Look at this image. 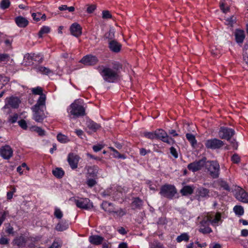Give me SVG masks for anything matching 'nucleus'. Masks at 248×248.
<instances>
[{
    "instance_id": "1",
    "label": "nucleus",
    "mask_w": 248,
    "mask_h": 248,
    "mask_svg": "<svg viewBox=\"0 0 248 248\" xmlns=\"http://www.w3.org/2000/svg\"><path fill=\"white\" fill-rule=\"evenodd\" d=\"M122 68V65L119 62H115L112 63V67L111 68L99 66L96 69L104 80L108 82L113 83L119 79V74Z\"/></svg>"
},
{
    "instance_id": "2",
    "label": "nucleus",
    "mask_w": 248,
    "mask_h": 248,
    "mask_svg": "<svg viewBox=\"0 0 248 248\" xmlns=\"http://www.w3.org/2000/svg\"><path fill=\"white\" fill-rule=\"evenodd\" d=\"M84 105L81 100H76L68 108V112L75 117L83 116L86 114Z\"/></svg>"
},
{
    "instance_id": "3",
    "label": "nucleus",
    "mask_w": 248,
    "mask_h": 248,
    "mask_svg": "<svg viewBox=\"0 0 248 248\" xmlns=\"http://www.w3.org/2000/svg\"><path fill=\"white\" fill-rule=\"evenodd\" d=\"M205 167L212 177H218L219 173L220 167L217 161H206Z\"/></svg>"
},
{
    "instance_id": "4",
    "label": "nucleus",
    "mask_w": 248,
    "mask_h": 248,
    "mask_svg": "<svg viewBox=\"0 0 248 248\" xmlns=\"http://www.w3.org/2000/svg\"><path fill=\"white\" fill-rule=\"evenodd\" d=\"M176 192V189L174 186L165 185L161 187L159 193L161 196L171 199Z\"/></svg>"
},
{
    "instance_id": "5",
    "label": "nucleus",
    "mask_w": 248,
    "mask_h": 248,
    "mask_svg": "<svg viewBox=\"0 0 248 248\" xmlns=\"http://www.w3.org/2000/svg\"><path fill=\"white\" fill-rule=\"evenodd\" d=\"M207 215L209 222L213 227H217L223 222L221 214L219 212L208 213Z\"/></svg>"
},
{
    "instance_id": "6",
    "label": "nucleus",
    "mask_w": 248,
    "mask_h": 248,
    "mask_svg": "<svg viewBox=\"0 0 248 248\" xmlns=\"http://www.w3.org/2000/svg\"><path fill=\"white\" fill-rule=\"evenodd\" d=\"M155 139H159L164 142L170 145L173 144L175 141L171 138L169 137L167 133L163 129H159L155 131Z\"/></svg>"
},
{
    "instance_id": "7",
    "label": "nucleus",
    "mask_w": 248,
    "mask_h": 248,
    "mask_svg": "<svg viewBox=\"0 0 248 248\" xmlns=\"http://www.w3.org/2000/svg\"><path fill=\"white\" fill-rule=\"evenodd\" d=\"M29 241V236L25 234H21L16 236L13 240V243L18 248H24L26 246L27 242Z\"/></svg>"
},
{
    "instance_id": "8",
    "label": "nucleus",
    "mask_w": 248,
    "mask_h": 248,
    "mask_svg": "<svg viewBox=\"0 0 248 248\" xmlns=\"http://www.w3.org/2000/svg\"><path fill=\"white\" fill-rule=\"evenodd\" d=\"M6 100V103L3 107L4 108H10L15 109L18 108L21 103V100L17 96H11L7 98Z\"/></svg>"
},
{
    "instance_id": "9",
    "label": "nucleus",
    "mask_w": 248,
    "mask_h": 248,
    "mask_svg": "<svg viewBox=\"0 0 248 248\" xmlns=\"http://www.w3.org/2000/svg\"><path fill=\"white\" fill-rule=\"evenodd\" d=\"M224 145L223 142L217 139L214 138L205 141V146L208 149H217Z\"/></svg>"
},
{
    "instance_id": "10",
    "label": "nucleus",
    "mask_w": 248,
    "mask_h": 248,
    "mask_svg": "<svg viewBox=\"0 0 248 248\" xmlns=\"http://www.w3.org/2000/svg\"><path fill=\"white\" fill-rule=\"evenodd\" d=\"M75 203L77 206L84 209H90L93 207V203L88 198L75 199Z\"/></svg>"
},
{
    "instance_id": "11",
    "label": "nucleus",
    "mask_w": 248,
    "mask_h": 248,
    "mask_svg": "<svg viewBox=\"0 0 248 248\" xmlns=\"http://www.w3.org/2000/svg\"><path fill=\"white\" fill-rule=\"evenodd\" d=\"M206 159L203 158L202 159L194 161L192 163L189 164L187 166V168L189 170L193 172L201 170L204 166H205Z\"/></svg>"
},
{
    "instance_id": "12",
    "label": "nucleus",
    "mask_w": 248,
    "mask_h": 248,
    "mask_svg": "<svg viewBox=\"0 0 248 248\" xmlns=\"http://www.w3.org/2000/svg\"><path fill=\"white\" fill-rule=\"evenodd\" d=\"M234 130L232 128L222 127L218 132L219 138L222 139L230 140L234 134Z\"/></svg>"
},
{
    "instance_id": "13",
    "label": "nucleus",
    "mask_w": 248,
    "mask_h": 248,
    "mask_svg": "<svg viewBox=\"0 0 248 248\" xmlns=\"http://www.w3.org/2000/svg\"><path fill=\"white\" fill-rule=\"evenodd\" d=\"M13 153L12 148L8 145L1 147L0 149V155L5 159H10L13 155Z\"/></svg>"
},
{
    "instance_id": "14",
    "label": "nucleus",
    "mask_w": 248,
    "mask_h": 248,
    "mask_svg": "<svg viewBox=\"0 0 248 248\" xmlns=\"http://www.w3.org/2000/svg\"><path fill=\"white\" fill-rule=\"evenodd\" d=\"M42 108H37L36 109H32L33 112V119L37 122L41 123L46 117L44 110Z\"/></svg>"
},
{
    "instance_id": "15",
    "label": "nucleus",
    "mask_w": 248,
    "mask_h": 248,
    "mask_svg": "<svg viewBox=\"0 0 248 248\" xmlns=\"http://www.w3.org/2000/svg\"><path fill=\"white\" fill-rule=\"evenodd\" d=\"M79 157L73 153H70L68 156L67 160L71 168L74 170L78 167Z\"/></svg>"
},
{
    "instance_id": "16",
    "label": "nucleus",
    "mask_w": 248,
    "mask_h": 248,
    "mask_svg": "<svg viewBox=\"0 0 248 248\" xmlns=\"http://www.w3.org/2000/svg\"><path fill=\"white\" fill-rule=\"evenodd\" d=\"M98 60L96 57L91 55L84 56L80 62L86 65H93L97 63Z\"/></svg>"
},
{
    "instance_id": "17",
    "label": "nucleus",
    "mask_w": 248,
    "mask_h": 248,
    "mask_svg": "<svg viewBox=\"0 0 248 248\" xmlns=\"http://www.w3.org/2000/svg\"><path fill=\"white\" fill-rule=\"evenodd\" d=\"M70 29L71 34L75 37H78L82 34V28L77 23L72 24Z\"/></svg>"
},
{
    "instance_id": "18",
    "label": "nucleus",
    "mask_w": 248,
    "mask_h": 248,
    "mask_svg": "<svg viewBox=\"0 0 248 248\" xmlns=\"http://www.w3.org/2000/svg\"><path fill=\"white\" fill-rule=\"evenodd\" d=\"M15 22L16 25L21 28H25L29 25V21L28 19L21 16H19L15 18Z\"/></svg>"
},
{
    "instance_id": "19",
    "label": "nucleus",
    "mask_w": 248,
    "mask_h": 248,
    "mask_svg": "<svg viewBox=\"0 0 248 248\" xmlns=\"http://www.w3.org/2000/svg\"><path fill=\"white\" fill-rule=\"evenodd\" d=\"M235 197L239 201L248 202V194L243 189L239 188L235 193Z\"/></svg>"
},
{
    "instance_id": "20",
    "label": "nucleus",
    "mask_w": 248,
    "mask_h": 248,
    "mask_svg": "<svg viewBox=\"0 0 248 248\" xmlns=\"http://www.w3.org/2000/svg\"><path fill=\"white\" fill-rule=\"evenodd\" d=\"M108 47L112 52L118 53L120 51L122 46L116 40H111L109 42Z\"/></svg>"
},
{
    "instance_id": "21",
    "label": "nucleus",
    "mask_w": 248,
    "mask_h": 248,
    "mask_svg": "<svg viewBox=\"0 0 248 248\" xmlns=\"http://www.w3.org/2000/svg\"><path fill=\"white\" fill-rule=\"evenodd\" d=\"M28 60H31L41 63L43 62V57L40 54L31 53L28 54L27 56Z\"/></svg>"
},
{
    "instance_id": "22",
    "label": "nucleus",
    "mask_w": 248,
    "mask_h": 248,
    "mask_svg": "<svg viewBox=\"0 0 248 248\" xmlns=\"http://www.w3.org/2000/svg\"><path fill=\"white\" fill-rule=\"evenodd\" d=\"M236 42L238 44H242L245 38V32L243 30H236L234 33Z\"/></svg>"
},
{
    "instance_id": "23",
    "label": "nucleus",
    "mask_w": 248,
    "mask_h": 248,
    "mask_svg": "<svg viewBox=\"0 0 248 248\" xmlns=\"http://www.w3.org/2000/svg\"><path fill=\"white\" fill-rule=\"evenodd\" d=\"M46 100V95L44 93L40 95L36 104L32 108V109H36L37 108H43L45 107Z\"/></svg>"
},
{
    "instance_id": "24",
    "label": "nucleus",
    "mask_w": 248,
    "mask_h": 248,
    "mask_svg": "<svg viewBox=\"0 0 248 248\" xmlns=\"http://www.w3.org/2000/svg\"><path fill=\"white\" fill-rule=\"evenodd\" d=\"M104 240V238L97 235H91L89 238V242L95 245H100Z\"/></svg>"
},
{
    "instance_id": "25",
    "label": "nucleus",
    "mask_w": 248,
    "mask_h": 248,
    "mask_svg": "<svg viewBox=\"0 0 248 248\" xmlns=\"http://www.w3.org/2000/svg\"><path fill=\"white\" fill-rule=\"evenodd\" d=\"M86 124L88 128L91 132H95L101 128V126L99 124H97L92 120L87 121Z\"/></svg>"
},
{
    "instance_id": "26",
    "label": "nucleus",
    "mask_w": 248,
    "mask_h": 248,
    "mask_svg": "<svg viewBox=\"0 0 248 248\" xmlns=\"http://www.w3.org/2000/svg\"><path fill=\"white\" fill-rule=\"evenodd\" d=\"M87 172L86 174L87 178L93 177L94 178L97 176L98 169L97 167L93 166H89L87 167Z\"/></svg>"
},
{
    "instance_id": "27",
    "label": "nucleus",
    "mask_w": 248,
    "mask_h": 248,
    "mask_svg": "<svg viewBox=\"0 0 248 248\" xmlns=\"http://www.w3.org/2000/svg\"><path fill=\"white\" fill-rule=\"evenodd\" d=\"M33 68L35 69L37 72H40L43 74L49 75L52 73V71L49 68L41 65H36Z\"/></svg>"
},
{
    "instance_id": "28",
    "label": "nucleus",
    "mask_w": 248,
    "mask_h": 248,
    "mask_svg": "<svg viewBox=\"0 0 248 248\" xmlns=\"http://www.w3.org/2000/svg\"><path fill=\"white\" fill-rule=\"evenodd\" d=\"M31 16L35 22H38L42 19L43 21H45L46 18V16L45 14H42L40 12L32 13L31 14Z\"/></svg>"
},
{
    "instance_id": "29",
    "label": "nucleus",
    "mask_w": 248,
    "mask_h": 248,
    "mask_svg": "<svg viewBox=\"0 0 248 248\" xmlns=\"http://www.w3.org/2000/svg\"><path fill=\"white\" fill-rule=\"evenodd\" d=\"M190 236L188 232H183L176 237V240L178 243H181L182 241L187 242Z\"/></svg>"
},
{
    "instance_id": "30",
    "label": "nucleus",
    "mask_w": 248,
    "mask_h": 248,
    "mask_svg": "<svg viewBox=\"0 0 248 248\" xmlns=\"http://www.w3.org/2000/svg\"><path fill=\"white\" fill-rule=\"evenodd\" d=\"M197 194L199 197L207 198L209 197V191L204 187H201L198 189Z\"/></svg>"
},
{
    "instance_id": "31",
    "label": "nucleus",
    "mask_w": 248,
    "mask_h": 248,
    "mask_svg": "<svg viewBox=\"0 0 248 248\" xmlns=\"http://www.w3.org/2000/svg\"><path fill=\"white\" fill-rule=\"evenodd\" d=\"M50 31V28L49 27L47 26H43L40 28L38 33V37L39 38H41L43 37L44 34H47L49 33Z\"/></svg>"
},
{
    "instance_id": "32",
    "label": "nucleus",
    "mask_w": 248,
    "mask_h": 248,
    "mask_svg": "<svg viewBox=\"0 0 248 248\" xmlns=\"http://www.w3.org/2000/svg\"><path fill=\"white\" fill-rule=\"evenodd\" d=\"M112 204L108 202H103L102 204V208L106 212L112 213L113 212Z\"/></svg>"
},
{
    "instance_id": "33",
    "label": "nucleus",
    "mask_w": 248,
    "mask_h": 248,
    "mask_svg": "<svg viewBox=\"0 0 248 248\" xmlns=\"http://www.w3.org/2000/svg\"><path fill=\"white\" fill-rule=\"evenodd\" d=\"M202 216L199 217L198 219H202ZM209 220L208 219V216L207 214H205L203 218H202V220L200 222V228L203 227L207 226H209Z\"/></svg>"
},
{
    "instance_id": "34",
    "label": "nucleus",
    "mask_w": 248,
    "mask_h": 248,
    "mask_svg": "<svg viewBox=\"0 0 248 248\" xmlns=\"http://www.w3.org/2000/svg\"><path fill=\"white\" fill-rule=\"evenodd\" d=\"M186 138L187 140L190 142L192 146L195 147L197 145V140L195 137L192 134L187 133L186 134Z\"/></svg>"
},
{
    "instance_id": "35",
    "label": "nucleus",
    "mask_w": 248,
    "mask_h": 248,
    "mask_svg": "<svg viewBox=\"0 0 248 248\" xmlns=\"http://www.w3.org/2000/svg\"><path fill=\"white\" fill-rule=\"evenodd\" d=\"M193 188L192 186H184L181 190V193L183 195H190L193 193Z\"/></svg>"
},
{
    "instance_id": "36",
    "label": "nucleus",
    "mask_w": 248,
    "mask_h": 248,
    "mask_svg": "<svg viewBox=\"0 0 248 248\" xmlns=\"http://www.w3.org/2000/svg\"><path fill=\"white\" fill-rule=\"evenodd\" d=\"M30 129L31 131H35L40 136H43L45 135V131L42 129L41 127L36 126H32L30 128Z\"/></svg>"
},
{
    "instance_id": "37",
    "label": "nucleus",
    "mask_w": 248,
    "mask_h": 248,
    "mask_svg": "<svg viewBox=\"0 0 248 248\" xmlns=\"http://www.w3.org/2000/svg\"><path fill=\"white\" fill-rule=\"evenodd\" d=\"M233 210L236 215L238 216H241L244 213V209L242 206L240 205H235L233 209Z\"/></svg>"
},
{
    "instance_id": "38",
    "label": "nucleus",
    "mask_w": 248,
    "mask_h": 248,
    "mask_svg": "<svg viewBox=\"0 0 248 248\" xmlns=\"http://www.w3.org/2000/svg\"><path fill=\"white\" fill-rule=\"evenodd\" d=\"M52 174L58 178H62V168H56L54 170H53Z\"/></svg>"
},
{
    "instance_id": "39",
    "label": "nucleus",
    "mask_w": 248,
    "mask_h": 248,
    "mask_svg": "<svg viewBox=\"0 0 248 248\" xmlns=\"http://www.w3.org/2000/svg\"><path fill=\"white\" fill-rule=\"evenodd\" d=\"M11 2L9 0H2L0 2V8L2 10L8 9L10 6Z\"/></svg>"
},
{
    "instance_id": "40",
    "label": "nucleus",
    "mask_w": 248,
    "mask_h": 248,
    "mask_svg": "<svg viewBox=\"0 0 248 248\" xmlns=\"http://www.w3.org/2000/svg\"><path fill=\"white\" fill-rule=\"evenodd\" d=\"M115 36V31L113 29H110L109 31L107 32L105 35V37L106 38L108 39L109 41L111 40H114L113 39Z\"/></svg>"
},
{
    "instance_id": "41",
    "label": "nucleus",
    "mask_w": 248,
    "mask_h": 248,
    "mask_svg": "<svg viewBox=\"0 0 248 248\" xmlns=\"http://www.w3.org/2000/svg\"><path fill=\"white\" fill-rule=\"evenodd\" d=\"M31 91L32 94L35 95H41L44 94L42 88L39 86L32 88Z\"/></svg>"
},
{
    "instance_id": "42",
    "label": "nucleus",
    "mask_w": 248,
    "mask_h": 248,
    "mask_svg": "<svg viewBox=\"0 0 248 248\" xmlns=\"http://www.w3.org/2000/svg\"><path fill=\"white\" fill-rule=\"evenodd\" d=\"M142 201L139 198H135L132 202V205L135 208H140L142 205Z\"/></svg>"
},
{
    "instance_id": "43",
    "label": "nucleus",
    "mask_w": 248,
    "mask_h": 248,
    "mask_svg": "<svg viewBox=\"0 0 248 248\" xmlns=\"http://www.w3.org/2000/svg\"><path fill=\"white\" fill-rule=\"evenodd\" d=\"M199 231L202 233L207 234L212 232V230L209 226H207L200 228Z\"/></svg>"
},
{
    "instance_id": "44",
    "label": "nucleus",
    "mask_w": 248,
    "mask_h": 248,
    "mask_svg": "<svg viewBox=\"0 0 248 248\" xmlns=\"http://www.w3.org/2000/svg\"><path fill=\"white\" fill-rule=\"evenodd\" d=\"M97 183L96 180L94 178H87L86 184L90 187H92L95 185Z\"/></svg>"
},
{
    "instance_id": "45",
    "label": "nucleus",
    "mask_w": 248,
    "mask_h": 248,
    "mask_svg": "<svg viewBox=\"0 0 248 248\" xmlns=\"http://www.w3.org/2000/svg\"><path fill=\"white\" fill-rule=\"evenodd\" d=\"M9 55L6 53H0V62H7L9 61Z\"/></svg>"
},
{
    "instance_id": "46",
    "label": "nucleus",
    "mask_w": 248,
    "mask_h": 248,
    "mask_svg": "<svg viewBox=\"0 0 248 248\" xmlns=\"http://www.w3.org/2000/svg\"><path fill=\"white\" fill-rule=\"evenodd\" d=\"M5 232L9 235H14L15 234V231L14 228L11 226L10 224H8L6 227Z\"/></svg>"
},
{
    "instance_id": "47",
    "label": "nucleus",
    "mask_w": 248,
    "mask_h": 248,
    "mask_svg": "<svg viewBox=\"0 0 248 248\" xmlns=\"http://www.w3.org/2000/svg\"><path fill=\"white\" fill-rule=\"evenodd\" d=\"M144 136L149 139L153 140L155 139V131L154 132H145L144 133Z\"/></svg>"
},
{
    "instance_id": "48",
    "label": "nucleus",
    "mask_w": 248,
    "mask_h": 248,
    "mask_svg": "<svg viewBox=\"0 0 248 248\" xmlns=\"http://www.w3.org/2000/svg\"><path fill=\"white\" fill-rule=\"evenodd\" d=\"M18 125L24 130H27L28 128L27 124L25 120L21 119L18 122Z\"/></svg>"
},
{
    "instance_id": "49",
    "label": "nucleus",
    "mask_w": 248,
    "mask_h": 248,
    "mask_svg": "<svg viewBox=\"0 0 248 248\" xmlns=\"http://www.w3.org/2000/svg\"><path fill=\"white\" fill-rule=\"evenodd\" d=\"M219 183L221 187H222L224 189L228 191L230 190V187L226 182L223 180H220L219 181Z\"/></svg>"
},
{
    "instance_id": "50",
    "label": "nucleus",
    "mask_w": 248,
    "mask_h": 248,
    "mask_svg": "<svg viewBox=\"0 0 248 248\" xmlns=\"http://www.w3.org/2000/svg\"><path fill=\"white\" fill-rule=\"evenodd\" d=\"M146 183L149 186L150 190L153 191H156L157 190V186L154 185L151 181H147Z\"/></svg>"
},
{
    "instance_id": "51",
    "label": "nucleus",
    "mask_w": 248,
    "mask_h": 248,
    "mask_svg": "<svg viewBox=\"0 0 248 248\" xmlns=\"http://www.w3.org/2000/svg\"><path fill=\"white\" fill-rule=\"evenodd\" d=\"M235 18L232 16L226 18L225 23L227 25L232 26L235 22Z\"/></svg>"
},
{
    "instance_id": "52",
    "label": "nucleus",
    "mask_w": 248,
    "mask_h": 248,
    "mask_svg": "<svg viewBox=\"0 0 248 248\" xmlns=\"http://www.w3.org/2000/svg\"><path fill=\"white\" fill-rule=\"evenodd\" d=\"M18 114L17 113H15L13 116H10L9 117V122L11 124H14L16 122L18 119Z\"/></svg>"
},
{
    "instance_id": "53",
    "label": "nucleus",
    "mask_w": 248,
    "mask_h": 248,
    "mask_svg": "<svg viewBox=\"0 0 248 248\" xmlns=\"http://www.w3.org/2000/svg\"><path fill=\"white\" fill-rule=\"evenodd\" d=\"M9 239L7 238L5 236H2L0 238V244L3 245H7L9 243Z\"/></svg>"
},
{
    "instance_id": "54",
    "label": "nucleus",
    "mask_w": 248,
    "mask_h": 248,
    "mask_svg": "<svg viewBox=\"0 0 248 248\" xmlns=\"http://www.w3.org/2000/svg\"><path fill=\"white\" fill-rule=\"evenodd\" d=\"M112 213L116 214L119 217H122L126 214L125 211L122 209H119L117 211H113Z\"/></svg>"
},
{
    "instance_id": "55",
    "label": "nucleus",
    "mask_w": 248,
    "mask_h": 248,
    "mask_svg": "<svg viewBox=\"0 0 248 248\" xmlns=\"http://www.w3.org/2000/svg\"><path fill=\"white\" fill-rule=\"evenodd\" d=\"M54 216L56 217L59 219H60L62 217V212L60 209L55 208Z\"/></svg>"
},
{
    "instance_id": "56",
    "label": "nucleus",
    "mask_w": 248,
    "mask_h": 248,
    "mask_svg": "<svg viewBox=\"0 0 248 248\" xmlns=\"http://www.w3.org/2000/svg\"><path fill=\"white\" fill-rule=\"evenodd\" d=\"M110 149L111 150V151H112L113 152L114 156L115 157H117L119 158H124V157L123 156V155H121L114 148L111 147Z\"/></svg>"
},
{
    "instance_id": "57",
    "label": "nucleus",
    "mask_w": 248,
    "mask_h": 248,
    "mask_svg": "<svg viewBox=\"0 0 248 248\" xmlns=\"http://www.w3.org/2000/svg\"><path fill=\"white\" fill-rule=\"evenodd\" d=\"M170 153L175 158H177L178 157L177 152L174 147H170Z\"/></svg>"
},
{
    "instance_id": "58",
    "label": "nucleus",
    "mask_w": 248,
    "mask_h": 248,
    "mask_svg": "<svg viewBox=\"0 0 248 248\" xmlns=\"http://www.w3.org/2000/svg\"><path fill=\"white\" fill-rule=\"evenodd\" d=\"M102 17L105 19H108L111 18V15L108 11H104L102 12Z\"/></svg>"
},
{
    "instance_id": "59",
    "label": "nucleus",
    "mask_w": 248,
    "mask_h": 248,
    "mask_svg": "<svg viewBox=\"0 0 248 248\" xmlns=\"http://www.w3.org/2000/svg\"><path fill=\"white\" fill-rule=\"evenodd\" d=\"M9 215V212L7 211H4L1 216L0 217V221L2 223L5 220L6 217Z\"/></svg>"
},
{
    "instance_id": "60",
    "label": "nucleus",
    "mask_w": 248,
    "mask_h": 248,
    "mask_svg": "<svg viewBox=\"0 0 248 248\" xmlns=\"http://www.w3.org/2000/svg\"><path fill=\"white\" fill-rule=\"evenodd\" d=\"M231 160L233 163H238L240 161V157L237 155H233Z\"/></svg>"
},
{
    "instance_id": "61",
    "label": "nucleus",
    "mask_w": 248,
    "mask_h": 248,
    "mask_svg": "<svg viewBox=\"0 0 248 248\" xmlns=\"http://www.w3.org/2000/svg\"><path fill=\"white\" fill-rule=\"evenodd\" d=\"M103 148V146L101 144L94 145L93 147V149L95 152H97L100 151Z\"/></svg>"
},
{
    "instance_id": "62",
    "label": "nucleus",
    "mask_w": 248,
    "mask_h": 248,
    "mask_svg": "<svg viewBox=\"0 0 248 248\" xmlns=\"http://www.w3.org/2000/svg\"><path fill=\"white\" fill-rule=\"evenodd\" d=\"M68 10L69 12H73L75 11V7L74 6L68 7L66 5H63V11Z\"/></svg>"
},
{
    "instance_id": "63",
    "label": "nucleus",
    "mask_w": 248,
    "mask_h": 248,
    "mask_svg": "<svg viewBox=\"0 0 248 248\" xmlns=\"http://www.w3.org/2000/svg\"><path fill=\"white\" fill-rule=\"evenodd\" d=\"M96 9V6L95 5H89L87 9V11L88 13H93Z\"/></svg>"
},
{
    "instance_id": "64",
    "label": "nucleus",
    "mask_w": 248,
    "mask_h": 248,
    "mask_svg": "<svg viewBox=\"0 0 248 248\" xmlns=\"http://www.w3.org/2000/svg\"><path fill=\"white\" fill-rule=\"evenodd\" d=\"M60 246L57 242L54 241L52 245L47 248H60Z\"/></svg>"
}]
</instances>
